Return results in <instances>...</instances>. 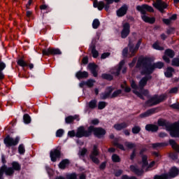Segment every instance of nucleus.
Returning a JSON list of instances; mask_svg holds the SVG:
<instances>
[{"label":"nucleus","instance_id":"1","mask_svg":"<svg viewBox=\"0 0 179 179\" xmlns=\"http://www.w3.org/2000/svg\"><path fill=\"white\" fill-rule=\"evenodd\" d=\"M164 66L163 62H157L152 64L150 60L146 57H141L138 58L137 62L136 68H138L141 72V75H150L157 68L158 69H162Z\"/></svg>","mask_w":179,"mask_h":179},{"label":"nucleus","instance_id":"2","mask_svg":"<svg viewBox=\"0 0 179 179\" xmlns=\"http://www.w3.org/2000/svg\"><path fill=\"white\" fill-rule=\"evenodd\" d=\"M152 77L150 76H145L142 78L138 82V86H137L135 81H131V86L133 89V93L136 94L138 97L141 98L142 100H145L143 96H148L149 94V91L148 90H144L143 87L148 85V81L150 80Z\"/></svg>","mask_w":179,"mask_h":179},{"label":"nucleus","instance_id":"3","mask_svg":"<svg viewBox=\"0 0 179 179\" xmlns=\"http://www.w3.org/2000/svg\"><path fill=\"white\" fill-rule=\"evenodd\" d=\"M92 132H94V135L97 138H101L106 135V130L101 128H94L93 126H90L88 128V131H85L83 127H79L76 132L77 138H83V136H90Z\"/></svg>","mask_w":179,"mask_h":179},{"label":"nucleus","instance_id":"4","mask_svg":"<svg viewBox=\"0 0 179 179\" xmlns=\"http://www.w3.org/2000/svg\"><path fill=\"white\" fill-rule=\"evenodd\" d=\"M155 166V161L151 162L150 164L148 163V157L143 155L142 157V169H138V166L131 165L130 166V170L135 173L137 176H142L144 171H149L152 167Z\"/></svg>","mask_w":179,"mask_h":179},{"label":"nucleus","instance_id":"5","mask_svg":"<svg viewBox=\"0 0 179 179\" xmlns=\"http://www.w3.org/2000/svg\"><path fill=\"white\" fill-rule=\"evenodd\" d=\"M137 10L141 12L142 20L145 22V23H153L155 20V17H149L146 15V12H154L153 7L148 4H143L142 6H136Z\"/></svg>","mask_w":179,"mask_h":179},{"label":"nucleus","instance_id":"6","mask_svg":"<svg viewBox=\"0 0 179 179\" xmlns=\"http://www.w3.org/2000/svg\"><path fill=\"white\" fill-rule=\"evenodd\" d=\"M106 4L104 5V1L98 2L97 0L94 1L93 6L94 8H97L99 10H103L105 8L106 10H108L110 9V5L113 2H120V0H105Z\"/></svg>","mask_w":179,"mask_h":179},{"label":"nucleus","instance_id":"7","mask_svg":"<svg viewBox=\"0 0 179 179\" xmlns=\"http://www.w3.org/2000/svg\"><path fill=\"white\" fill-rule=\"evenodd\" d=\"M166 99H167V95L166 94H162L159 96L155 95L145 102V106L147 107H152V106H156V104H159V103L164 101Z\"/></svg>","mask_w":179,"mask_h":179},{"label":"nucleus","instance_id":"8","mask_svg":"<svg viewBox=\"0 0 179 179\" xmlns=\"http://www.w3.org/2000/svg\"><path fill=\"white\" fill-rule=\"evenodd\" d=\"M178 169L173 166L172 167L169 173H165L161 176H155L154 177V179H170V178H174L175 177H177L178 176Z\"/></svg>","mask_w":179,"mask_h":179},{"label":"nucleus","instance_id":"9","mask_svg":"<svg viewBox=\"0 0 179 179\" xmlns=\"http://www.w3.org/2000/svg\"><path fill=\"white\" fill-rule=\"evenodd\" d=\"M141 41L139 40L138 43H136V46L132 42H129L128 47H129V53L128 55L129 58L134 57L135 55V53L138 50H139V47H141Z\"/></svg>","mask_w":179,"mask_h":179},{"label":"nucleus","instance_id":"10","mask_svg":"<svg viewBox=\"0 0 179 179\" xmlns=\"http://www.w3.org/2000/svg\"><path fill=\"white\" fill-rule=\"evenodd\" d=\"M20 141V138L16 137L15 138H13L9 136H8L4 139V143L6 146H16L17 143H19V141Z\"/></svg>","mask_w":179,"mask_h":179},{"label":"nucleus","instance_id":"11","mask_svg":"<svg viewBox=\"0 0 179 179\" xmlns=\"http://www.w3.org/2000/svg\"><path fill=\"white\" fill-rule=\"evenodd\" d=\"M97 156H99V150L97 149V145H94L90 157L91 160H92L93 163H95V164H99V163H100Z\"/></svg>","mask_w":179,"mask_h":179},{"label":"nucleus","instance_id":"12","mask_svg":"<svg viewBox=\"0 0 179 179\" xmlns=\"http://www.w3.org/2000/svg\"><path fill=\"white\" fill-rule=\"evenodd\" d=\"M170 135L172 138H179V122L173 124L171 127Z\"/></svg>","mask_w":179,"mask_h":179},{"label":"nucleus","instance_id":"13","mask_svg":"<svg viewBox=\"0 0 179 179\" xmlns=\"http://www.w3.org/2000/svg\"><path fill=\"white\" fill-rule=\"evenodd\" d=\"M152 5L154 7L156 8V9H158V10H159V12L162 13H163L164 9L167 8V3H166L164 1L162 0H156Z\"/></svg>","mask_w":179,"mask_h":179},{"label":"nucleus","instance_id":"14","mask_svg":"<svg viewBox=\"0 0 179 179\" xmlns=\"http://www.w3.org/2000/svg\"><path fill=\"white\" fill-rule=\"evenodd\" d=\"M130 29H131V27L129 26V23L126 22V23L123 24L122 29L121 31L122 38H127V37H128V36H129V33L131 31Z\"/></svg>","mask_w":179,"mask_h":179},{"label":"nucleus","instance_id":"15","mask_svg":"<svg viewBox=\"0 0 179 179\" xmlns=\"http://www.w3.org/2000/svg\"><path fill=\"white\" fill-rule=\"evenodd\" d=\"M61 55L62 52L59 49L57 48H48L43 50V55Z\"/></svg>","mask_w":179,"mask_h":179},{"label":"nucleus","instance_id":"16","mask_svg":"<svg viewBox=\"0 0 179 179\" xmlns=\"http://www.w3.org/2000/svg\"><path fill=\"white\" fill-rule=\"evenodd\" d=\"M124 64L125 62H124V60L121 61L117 66L110 70V73L113 75H115V76H118V75H120L121 69H122V68L124 67Z\"/></svg>","mask_w":179,"mask_h":179},{"label":"nucleus","instance_id":"17","mask_svg":"<svg viewBox=\"0 0 179 179\" xmlns=\"http://www.w3.org/2000/svg\"><path fill=\"white\" fill-rule=\"evenodd\" d=\"M169 58H173L174 57V51H173L172 50L168 49L165 51V55L163 57V59L164 61H165V62H166L167 64H169L170 62V59Z\"/></svg>","mask_w":179,"mask_h":179},{"label":"nucleus","instance_id":"18","mask_svg":"<svg viewBox=\"0 0 179 179\" xmlns=\"http://www.w3.org/2000/svg\"><path fill=\"white\" fill-rule=\"evenodd\" d=\"M1 171L5 173L6 176H13V173H15L13 168L8 167L6 165L1 166Z\"/></svg>","mask_w":179,"mask_h":179},{"label":"nucleus","instance_id":"19","mask_svg":"<svg viewBox=\"0 0 179 179\" xmlns=\"http://www.w3.org/2000/svg\"><path fill=\"white\" fill-rule=\"evenodd\" d=\"M61 152L58 150H55L50 152V159L52 162H57V159L59 157Z\"/></svg>","mask_w":179,"mask_h":179},{"label":"nucleus","instance_id":"20","mask_svg":"<svg viewBox=\"0 0 179 179\" xmlns=\"http://www.w3.org/2000/svg\"><path fill=\"white\" fill-rule=\"evenodd\" d=\"M112 92H113V87H108L106 89V91L104 93H102L101 94V99L102 100H106V99H108V97H110Z\"/></svg>","mask_w":179,"mask_h":179},{"label":"nucleus","instance_id":"21","mask_svg":"<svg viewBox=\"0 0 179 179\" xmlns=\"http://www.w3.org/2000/svg\"><path fill=\"white\" fill-rule=\"evenodd\" d=\"M127 10H128V6L126 5L122 6L120 10L117 11V15L119 17H122L127 14Z\"/></svg>","mask_w":179,"mask_h":179},{"label":"nucleus","instance_id":"22","mask_svg":"<svg viewBox=\"0 0 179 179\" xmlns=\"http://www.w3.org/2000/svg\"><path fill=\"white\" fill-rule=\"evenodd\" d=\"M155 112H156V109H155V108L150 109V110H147L146 112L141 113L140 115V117L141 118H146V117H150V115H152V114H155Z\"/></svg>","mask_w":179,"mask_h":179},{"label":"nucleus","instance_id":"23","mask_svg":"<svg viewBox=\"0 0 179 179\" xmlns=\"http://www.w3.org/2000/svg\"><path fill=\"white\" fill-rule=\"evenodd\" d=\"M88 68H89L90 71H91L92 75L95 78L97 77V71H96V69H97V65H96L94 64H90L88 65Z\"/></svg>","mask_w":179,"mask_h":179},{"label":"nucleus","instance_id":"24","mask_svg":"<svg viewBox=\"0 0 179 179\" xmlns=\"http://www.w3.org/2000/svg\"><path fill=\"white\" fill-rule=\"evenodd\" d=\"M128 127V124L123 122L120 124H115L113 127L116 131H121V129H124V128H127Z\"/></svg>","mask_w":179,"mask_h":179},{"label":"nucleus","instance_id":"25","mask_svg":"<svg viewBox=\"0 0 179 179\" xmlns=\"http://www.w3.org/2000/svg\"><path fill=\"white\" fill-rule=\"evenodd\" d=\"M76 76L77 79H83V78H87L89 73L87 71H78L76 73Z\"/></svg>","mask_w":179,"mask_h":179},{"label":"nucleus","instance_id":"26","mask_svg":"<svg viewBox=\"0 0 179 179\" xmlns=\"http://www.w3.org/2000/svg\"><path fill=\"white\" fill-rule=\"evenodd\" d=\"M146 131H151V132H156L159 129V127L155 124H147L145 126Z\"/></svg>","mask_w":179,"mask_h":179},{"label":"nucleus","instance_id":"27","mask_svg":"<svg viewBox=\"0 0 179 179\" xmlns=\"http://www.w3.org/2000/svg\"><path fill=\"white\" fill-rule=\"evenodd\" d=\"M174 72V69L172 67H168L166 71L164 72V75L166 78H171L173 76V73Z\"/></svg>","mask_w":179,"mask_h":179},{"label":"nucleus","instance_id":"28","mask_svg":"<svg viewBox=\"0 0 179 179\" xmlns=\"http://www.w3.org/2000/svg\"><path fill=\"white\" fill-rule=\"evenodd\" d=\"M169 143H170L171 146L173 148V149H174V150L179 152V145H178V144H177L176 141L169 140Z\"/></svg>","mask_w":179,"mask_h":179},{"label":"nucleus","instance_id":"29","mask_svg":"<svg viewBox=\"0 0 179 179\" xmlns=\"http://www.w3.org/2000/svg\"><path fill=\"white\" fill-rule=\"evenodd\" d=\"M68 164H69V160L64 159L59 164V169L64 170V169L66 167V166H68Z\"/></svg>","mask_w":179,"mask_h":179},{"label":"nucleus","instance_id":"30","mask_svg":"<svg viewBox=\"0 0 179 179\" xmlns=\"http://www.w3.org/2000/svg\"><path fill=\"white\" fill-rule=\"evenodd\" d=\"M90 48L92 50V54L93 58H97L99 57V51L96 50V45L93 44L90 46Z\"/></svg>","mask_w":179,"mask_h":179},{"label":"nucleus","instance_id":"31","mask_svg":"<svg viewBox=\"0 0 179 179\" xmlns=\"http://www.w3.org/2000/svg\"><path fill=\"white\" fill-rule=\"evenodd\" d=\"M73 120H77V121H79V119L78 118V115L69 116L66 117L65 121L66 124H71V122H72Z\"/></svg>","mask_w":179,"mask_h":179},{"label":"nucleus","instance_id":"32","mask_svg":"<svg viewBox=\"0 0 179 179\" xmlns=\"http://www.w3.org/2000/svg\"><path fill=\"white\" fill-rule=\"evenodd\" d=\"M167 145H169L167 143H157L152 144V148L153 149H159V148H163L164 146H167Z\"/></svg>","mask_w":179,"mask_h":179},{"label":"nucleus","instance_id":"33","mask_svg":"<svg viewBox=\"0 0 179 179\" xmlns=\"http://www.w3.org/2000/svg\"><path fill=\"white\" fill-rule=\"evenodd\" d=\"M124 145L126 148H128V149H134V148H136V144L135 143H131V142H125Z\"/></svg>","mask_w":179,"mask_h":179},{"label":"nucleus","instance_id":"34","mask_svg":"<svg viewBox=\"0 0 179 179\" xmlns=\"http://www.w3.org/2000/svg\"><path fill=\"white\" fill-rule=\"evenodd\" d=\"M23 120L24 124H30V122H31V118H30V116L28 114L24 115Z\"/></svg>","mask_w":179,"mask_h":179},{"label":"nucleus","instance_id":"35","mask_svg":"<svg viewBox=\"0 0 179 179\" xmlns=\"http://www.w3.org/2000/svg\"><path fill=\"white\" fill-rule=\"evenodd\" d=\"M112 160L114 163H120L121 162V158L116 154L112 155Z\"/></svg>","mask_w":179,"mask_h":179},{"label":"nucleus","instance_id":"36","mask_svg":"<svg viewBox=\"0 0 179 179\" xmlns=\"http://www.w3.org/2000/svg\"><path fill=\"white\" fill-rule=\"evenodd\" d=\"M12 166H13V169L16 171L20 170V164H19V163H17V162H13L12 163Z\"/></svg>","mask_w":179,"mask_h":179},{"label":"nucleus","instance_id":"37","mask_svg":"<svg viewBox=\"0 0 179 179\" xmlns=\"http://www.w3.org/2000/svg\"><path fill=\"white\" fill-rule=\"evenodd\" d=\"M90 108H96L97 107V101L96 100H92L89 103Z\"/></svg>","mask_w":179,"mask_h":179},{"label":"nucleus","instance_id":"38","mask_svg":"<svg viewBox=\"0 0 179 179\" xmlns=\"http://www.w3.org/2000/svg\"><path fill=\"white\" fill-rule=\"evenodd\" d=\"M100 26V21L97 19L94 20L92 22L93 29H97Z\"/></svg>","mask_w":179,"mask_h":179},{"label":"nucleus","instance_id":"39","mask_svg":"<svg viewBox=\"0 0 179 179\" xmlns=\"http://www.w3.org/2000/svg\"><path fill=\"white\" fill-rule=\"evenodd\" d=\"M152 48H154V50H159L160 51L164 50V48H163V47H161L160 45H159V43L158 42H155L152 45Z\"/></svg>","mask_w":179,"mask_h":179},{"label":"nucleus","instance_id":"40","mask_svg":"<svg viewBox=\"0 0 179 179\" xmlns=\"http://www.w3.org/2000/svg\"><path fill=\"white\" fill-rule=\"evenodd\" d=\"M106 106H107V103L104 101H100L98 103V108L99 110H103V108H106Z\"/></svg>","mask_w":179,"mask_h":179},{"label":"nucleus","instance_id":"41","mask_svg":"<svg viewBox=\"0 0 179 179\" xmlns=\"http://www.w3.org/2000/svg\"><path fill=\"white\" fill-rule=\"evenodd\" d=\"M18 151L20 155H24V152H26V150H24V145H23V144L19 145Z\"/></svg>","mask_w":179,"mask_h":179},{"label":"nucleus","instance_id":"42","mask_svg":"<svg viewBox=\"0 0 179 179\" xmlns=\"http://www.w3.org/2000/svg\"><path fill=\"white\" fill-rule=\"evenodd\" d=\"M122 92V91L121 90H117L115 91V92L112 94V95L110 96L111 99H113V98H114V97H117V96H118L119 94H121Z\"/></svg>","mask_w":179,"mask_h":179},{"label":"nucleus","instance_id":"43","mask_svg":"<svg viewBox=\"0 0 179 179\" xmlns=\"http://www.w3.org/2000/svg\"><path fill=\"white\" fill-rule=\"evenodd\" d=\"M94 80H88L87 81L85 82V85L88 86V87H93V85H94Z\"/></svg>","mask_w":179,"mask_h":179},{"label":"nucleus","instance_id":"44","mask_svg":"<svg viewBox=\"0 0 179 179\" xmlns=\"http://www.w3.org/2000/svg\"><path fill=\"white\" fill-rule=\"evenodd\" d=\"M121 87H122V89H124V92H126V93H129V92H131V88L127 86L126 83L122 85Z\"/></svg>","mask_w":179,"mask_h":179},{"label":"nucleus","instance_id":"45","mask_svg":"<svg viewBox=\"0 0 179 179\" xmlns=\"http://www.w3.org/2000/svg\"><path fill=\"white\" fill-rule=\"evenodd\" d=\"M102 78L103 79H107V80H113V76L110 74H107V73L103 74Z\"/></svg>","mask_w":179,"mask_h":179},{"label":"nucleus","instance_id":"46","mask_svg":"<svg viewBox=\"0 0 179 179\" xmlns=\"http://www.w3.org/2000/svg\"><path fill=\"white\" fill-rule=\"evenodd\" d=\"M114 145H115V146L118 148V149H120V150H126L125 147H124V145H122V144H120V143H118L117 142H115Z\"/></svg>","mask_w":179,"mask_h":179},{"label":"nucleus","instance_id":"47","mask_svg":"<svg viewBox=\"0 0 179 179\" xmlns=\"http://www.w3.org/2000/svg\"><path fill=\"white\" fill-rule=\"evenodd\" d=\"M132 132L133 134H139V132H141V127L135 126L132 128Z\"/></svg>","mask_w":179,"mask_h":179},{"label":"nucleus","instance_id":"48","mask_svg":"<svg viewBox=\"0 0 179 179\" xmlns=\"http://www.w3.org/2000/svg\"><path fill=\"white\" fill-rule=\"evenodd\" d=\"M64 135V129H59V130L57 131L56 132V136L57 138H61Z\"/></svg>","mask_w":179,"mask_h":179},{"label":"nucleus","instance_id":"49","mask_svg":"<svg viewBox=\"0 0 179 179\" xmlns=\"http://www.w3.org/2000/svg\"><path fill=\"white\" fill-rule=\"evenodd\" d=\"M6 68V64H4V66H0V80H2L4 78L3 73L2 71Z\"/></svg>","mask_w":179,"mask_h":179},{"label":"nucleus","instance_id":"50","mask_svg":"<svg viewBox=\"0 0 179 179\" xmlns=\"http://www.w3.org/2000/svg\"><path fill=\"white\" fill-rule=\"evenodd\" d=\"M172 65H173V66H179V59L178 58H174L172 60Z\"/></svg>","mask_w":179,"mask_h":179},{"label":"nucleus","instance_id":"51","mask_svg":"<svg viewBox=\"0 0 179 179\" xmlns=\"http://www.w3.org/2000/svg\"><path fill=\"white\" fill-rule=\"evenodd\" d=\"M158 125L159 127H166V120H158Z\"/></svg>","mask_w":179,"mask_h":179},{"label":"nucleus","instance_id":"52","mask_svg":"<svg viewBox=\"0 0 179 179\" xmlns=\"http://www.w3.org/2000/svg\"><path fill=\"white\" fill-rule=\"evenodd\" d=\"M17 64L20 66H27V64L22 59L18 60Z\"/></svg>","mask_w":179,"mask_h":179},{"label":"nucleus","instance_id":"53","mask_svg":"<svg viewBox=\"0 0 179 179\" xmlns=\"http://www.w3.org/2000/svg\"><path fill=\"white\" fill-rule=\"evenodd\" d=\"M87 152V150L86 148H83L81 150H80L78 155L80 156H85L86 153Z\"/></svg>","mask_w":179,"mask_h":179},{"label":"nucleus","instance_id":"54","mask_svg":"<svg viewBox=\"0 0 179 179\" xmlns=\"http://www.w3.org/2000/svg\"><path fill=\"white\" fill-rule=\"evenodd\" d=\"M110 57V53L109 52H105L103 53L101 56V59H106V58H108Z\"/></svg>","mask_w":179,"mask_h":179},{"label":"nucleus","instance_id":"55","mask_svg":"<svg viewBox=\"0 0 179 179\" xmlns=\"http://www.w3.org/2000/svg\"><path fill=\"white\" fill-rule=\"evenodd\" d=\"M170 157L172 159V160H177V158L178 157V155L176 153H171Z\"/></svg>","mask_w":179,"mask_h":179},{"label":"nucleus","instance_id":"56","mask_svg":"<svg viewBox=\"0 0 179 179\" xmlns=\"http://www.w3.org/2000/svg\"><path fill=\"white\" fill-rule=\"evenodd\" d=\"M67 179H76V175L75 173L67 175Z\"/></svg>","mask_w":179,"mask_h":179},{"label":"nucleus","instance_id":"57","mask_svg":"<svg viewBox=\"0 0 179 179\" xmlns=\"http://www.w3.org/2000/svg\"><path fill=\"white\" fill-rule=\"evenodd\" d=\"M171 108H174L175 110H179V103H176L172 105H171Z\"/></svg>","mask_w":179,"mask_h":179},{"label":"nucleus","instance_id":"58","mask_svg":"<svg viewBox=\"0 0 179 179\" xmlns=\"http://www.w3.org/2000/svg\"><path fill=\"white\" fill-rule=\"evenodd\" d=\"M137 59H137L136 57H135V58L132 60V62L129 64V66H130V68H132V66H134L135 65V64L136 63Z\"/></svg>","mask_w":179,"mask_h":179},{"label":"nucleus","instance_id":"59","mask_svg":"<svg viewBox=\"0 0 179 179\" xmlns=\"http://www.w3.org/2000/svg\"><path fill=\"white\" fill-rule=\"evenodd\" d=\"M135 156H136V151L134 150L132 154L130 156L131 160H134V159L135 158Z\"/></svg>","mask_w":179,"mask_h":179},{"label":"nucleus","instance_id":"60","mask_svg":"<svg viewBox=\"0 0 179 179\" xmlns=\"http://www.w3.org/2000/svg\"><path fill=\"white\" fill-rule=\"evenodd\" d=\"M122 55L124 57H127L128 55V48H125L122 51Z\"/></svg>","mask_w":179,"mask_h":179},{"label":"nucleus","instance_id":"61","mask_svg":"<svg viewBox=\"0 0 179 179\" xmlns=\"http://www.w3.org/2000/svg\"><path fill=\"white\" fill-rule=\"evenodd\" d=\"M163 22H164V23H165V24H170L171 23V20L170 18L164 19Z\"/></svg>","mask_w":179,"mask_h":179},{"label":"nucleus","instance_id":"62","mask_svg":"<svg viewBox=\"0 0 179 179\" xmlns=\"http://www.w3.org/2000/svg\"><path fill=\"white\" fill-rule=\"evenodd\" d=\"M177 92H178V88L173 87L170 90L169 93H176Z\"/></svg>","mask_w":179,"mask_h":179},{"label":"nucleus","instance_id":"63","mask_svg":"<svg viewBox=\"0 0 179 179\" xmlns=\"http://www.w3.org/2000/svg\"><path fill=\"white\" fill-rule=\"evenodd\" d=\"M68 135H69V136H71V137L75 136H76V134H75V131H69Z\"/></svg>","mask_w":179,"mask_h":179},{"label":"nucleus","instance_id":"64","mask_svg":"<svg viewBox=\"0 0 179 179\" xmlns=\"http://www.w3.org/2000/svg\"><path fill=\"white\" fill-rule=\"evenodd\" d=\"M91 124H92V125H97V124H99V120L97 119H94L91 120Z\"/></svg>","mask_w":179,"mask_h":179}]
</instances>
